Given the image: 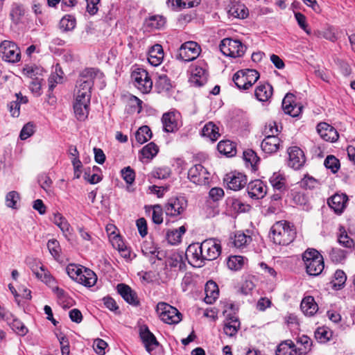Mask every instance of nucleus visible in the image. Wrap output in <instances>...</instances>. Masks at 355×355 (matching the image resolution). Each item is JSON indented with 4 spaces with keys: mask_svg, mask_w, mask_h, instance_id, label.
I'll list each match as a JSON object with an SVG mask.
<instances>
[{
    "mask_svg": "<svg viewBox=\"0 0 355 355\" xmlns=\"http://www.w3.org/2000/svg\"><path fill=\"white\" fill-rule=\"evenodd\" d=\"M103 73L93 68L83 70L77 81L76 98L90 101L91 89L96 79H101Z\"/></svg>",
    "mask_w": 355,
    "mask_h": 355,
    "instance_id": "obj_1",
    "label": "nucleus"
},
{
    "mask_svg": "<svg viewBox=\"0 0 355 355\" xmlns=\"http://www.w3.org/2000/svg\"><path fill=\"white\" fill-rule=\"evenodd\" d=\"M295 234L293 225L286 220L275 223L270 230V237L278 245H288L294 240Z\"/></svg>",
    "mask_w": 355,
    "mask_h": 355,
    "instance_id": "obj_2",
    "label": "nucleus"
},
{
    "mask_svg": "<svg viewBox=\"0 0 355 355\" xmlns=\"http://www.w3.org/2000/svg\"><path fill=\"white\" fill-rule=\"evenodd\" d=\"M306 272L309 275H320L324 267L322 256L315 249H307L302 254Z\"/></svg>",
    "mask_w": 355,
    "mask_h": 355,
    "instance_id": "obj_3",
    "label": "nucleus"
},
{
    "mask_svg": "<svg viewBox=\"0 0 355 355\" xmlns=\"http://www.w3.org/2000/svg\"><path fill=\"white\" fill-rule=\"evenodd\" d=\"M135 86L143 94L149 93L153 87V81L147 71L143 68L135 69L131 74Z\"/></svg>",
    "mask_w": 355,
    "mask_h": 355,
    "instance_id": "obj_4",
    "label": "nucleus"
},
{
    "mask_svg": "<svg viewBox=\"0 0 355 355\" xmlns=\"http://www.w3.org/2000/svg\"><path fill=\"white\" fill-rule=\"evenodd\" d=\"M159 318L165 323L177 324L181 321V313L175 307L165 302H159L156 309Z\"/></svg>",
    "mask_w": 355,
    "mask_h": 355,
    "instance_id": "obj_5",
    "label": "nucleus"
},
{
    "mask_svg": "<svg viewBox=\"0 0 355 355\" xmlns=\"http://www.w3.org/2000/svg\"><path fill=\"white\" fill-rule=\"evenodd\" d=\"M220 51L226 56L232 58L241 57L245 53L246 47L239 40L231 38L223 39L220 44Z\"/></svg>",
    "mask_w": 355,
    "mask_h": 355,
    "instance_id": "obj_6",
    "label": "nucleus"
},
{
    "mask_svg": "<svg viewBox=\"0 0 355 355\" xmlns=\"http://www.w3.org/2000/svg\"><path fill=\"white\" fill-rule=\"evenodd\" d=\"M205 260L212 261L218 257L221 253L220 241L216 239H208L200 243Z\"/></svg>",
    "mask_w": 355,
    "mask_h": 355,
    "instance_id": "obj_7",
    "label": "nucleus"
},
{
    "mask_svg": "<svg viewBox=\"0 0 355 355\" xmlns=\"http://www.w3.org/2000/svg\"><path fill=\"white\" fill-rule=\"evenodd\" d=\"M0 54L3 60L17 62L20 60L21 52L17 45L10 41L4 40L0 44Z\"/></svg>",
    "mask_w": 355,
    "mask_h": 355,
    "instance_id": "obj_8",
    "label": "nucleus"
},
{
    "mask_svg": "<svg viewBox=\"0 0 355 355\" xmlns=\"http://www.w3.org/2000/svg\"><path fill=\"white\" fill-rule=\"evenodd\" d=\"M200 51V46L197 42L189 41L181 45L178 57L185 62H189L196 59Z\"/></svg>",
    "mask_w": 355,
    "mask_h": 355,
    "instance_id": "obj_9",
    "label": "nucleus"
},
{
    "mask_svg": "<svg viewBox=\"0 0 355 355\" xmlns=\"http://www.w3.org/2000/svg\"><path fill=\"white\" fill-rule=\"evenodd\" d=\"M187 207V201L184 197L170 198L165 205V212L167 216H178L181 215Z\"/></svg>",
    "mask_w": 355,
    "mask_h": 355,
    "instance_id": "obj_10",
    "label": "nucleus"
},
{
    "mask_svg": "<svg viewBox=\"0 0 355 355\" xmlns=\"http://www.w3.org/2000/svg\"><path fill=\"white\" fill-rule=\"evenodd\" d=\"M30 268L35 277L47 286H53L55 284V279L54 277L39 261L34 260L32 263H30Z\"/></svg>",
    "mask_w": 355,
    "mask_h": 355,
    "instance_id": "obj_11",
    "label": "nucleus"
},
{
    "mask_svg": "<svg viewBox=\"0 0 355 355\" xmlns=\"http://www.w3.org/2000/svg\"><path fill=\"white\" fill-rule=\"evenodd\" d=\"M208 78L207 65L203 62L192 67L189 81L196 86L205 84Z\"/></svg>",
    "mask_w": 355,
    "mask_h": 355,
    "instance_id": "obj_12",
    "label": "nucleus"
},
{
    "mask_svg": "<svg viewBox=\"0 0 355 355\" xmlns=\"http://www.w3.org/2000/svg\"><path fill=\"white\" fill-rule=\"evenodd\" d=\"M188 178L197 184H205L209 180V173L201 164H196L188 171Z\"/></svg>",
    "mask_w": 355,
    "mask_h": 355,
    "instance_id": "obj_13",
    "label": "nucleus"
},
{
    "mask_svg": "<svg viewBox=\"0 0 355 355\" xmlns=\"http://www.w3.org/2000/svg\"><path fill=\"white\" fill-rule=\"evenodd\" d=\"M288 165L295 170L300 169L305 162V157L303 151L297 146L288 148Z\"/></svg>",
    "mask_w": 355,
    "mask_h": 355,
    "instance_id": "obj_14",
    "label": "nucleus"
},
{
    "mask_svg": "<svg viewBox=\"0 0 355 355\" xmlns=\"http://www.w3.org/2000/svg\"><path fill=\"white\" fill-rule=\"evenodd\" d=\"M185 256L189 262L194 266H200L201 263L205 261L203 252L199 243L189 245L187 249Z\"/></svg>",
    "mask_w": 355,
    "mask_h": 355,
    "instance_id": "obj_15",
    "label": "nucleus"
},
{
    "mask_svg": "<svg viewBox=\"0 0 355 355\" xmlns=\"http://www.w3.org/2000/svg\"><path fill=\"white\" fill-rule=\"evenodd\" d=\"M282 108L284 112L293 117L300 115L302 106L295 103V96L288 93L282 101Z\"/></svg>",
    "mask_w": 355,
    "mask_h": 355,
    "instance_id": "obj_16",
    "label": "nucleus"
},
{
    "mask_svg": "<svg viewBox=\"0 0 355 355\" xmlns=\"http://www.w3.org/2000/svg\"><path fill=\"white\" fill-rule=\"evenodd\" d=\"M317 132L322 139L329 142L336 141L339 137L337 130L325 122H321L318 124Z\"/></svg>",
    "mask_w": 355,
    "mask_h": 355,
    "instance_id": "obj_17",
    "label": "nucleus"
},
{
    "mask_svg": "<svg viewBox=\"0 0 355 355\" xmlns=\"http://www.w3.org/2000/svg\"><path fill=\"white\" fill-rule=\"evenodd\" d=\"M249 196L254 199H261L267 193L266 185L260 180L250 182L247 187Z\"/></svg>",
    "mask_w": 355,
    "mask_h": 355,
    "instance_id": "obj_18",
    "label": "nucleus"
},
{
    "mask_svg": "<svg viewBox=\"0 0 355 355\" xmlns=\"http://www.w3.org/2000/svg\"><path fill=\"white\" fill-rule=\"evenodd\" d=\"M228 187L234 191H239L247 184V177L241 173H232L225 178Z\"/></svg>",
    "mask_w": 355,
    "mask_h": 355,
    "instance_id": "obj_19",
    "label": "nucleus"
},
{
    "mask_svg": "<svg viewBox=\"0 0 355 355\" xmlns=\"http://www.w3.org/2000/svg\"><path fill=\"white\" fill-rule=\"evenodd\" d=\"M117 291L128 304L135 306L139 304L136 293L129 286L119 284L117 285Z\"/></svg>",
    "mask_w": 355,
    "mask_h": 355,
    "instance_id": "obj_20",
    "label": "nucleus"
},
{
    "mask_svg": "<svg viewBox=\"0 0 355 355\" xmlns=\"http://www.w3.org/2000/svg\"><path fill=\"white\" fill-rule=\"evenodd\" d=\"M348 197L344 193H336L328 199L329 206L337 214H341L346 207Z\"/></svg>",
    "mask_w": 355,
    "mask_h": 355,
    "instance_id": "obj_21",
    "label": "nucleus"
},
{
    "mask_svg": "<svg viewBox=\"0 0 355 355\" xmlns=\"http://www.w3.org/2000/svg\"><path fill=\"white\" fill-rule=\"evenodd\" d=\"M90 101L75 98L73 110L76 117L79 121H85L89 114Z\"/></svg>",
    "mask_w": 355,
    "mask_h": 355,
    "instance_id": "obj_22",
    "label": "nucleus"
},
{
    "mask_svg": "<svg viewBox=\"0 0 355 355\" xmlns=\"http://www.w3.org/2000/svg\"><path fill=\"white\" fill-rule=\"evenodd\" d=\"M140 337L144 344L146 350L148 352L154 350L159 345V343L157 340L155 336L149 331L147 327L141 329Z\"/></svg>",
    "mask_w": 355,
    "mask_h": 355,
    "instance_id": "obj_23",
    "label": "nucleus"
},
{
    "mask_svg": "<svg viewBox=\"0 0 355 355\" xmlns=\"http://www.w3.org/2000/svg\"><path fill=\"white\" fill-rule=\"evenodd\" d=\"M276 355H301L298 354L297 348L291 340H286L280 343L275 351Z\"/></svg>",
    "mask_w": 355,
    "mask_h": 355,
    "instance_id": "obj_24",
    "label": "nucleus"
},
{
    "mask_svg": "<svg viewBox=\"0 0 355 355\" xmlns=\"http://www.w3.org/2000/svg\"><path fill=\"white\" fill-rule=\"evenodd\" d=\"M164 58V51L160 44H155L148 51V60L155 67L159 65Z\"/></svg>",
    "mask_w": 355,
    "mask_h": 355,
    "instance_id": "obj_25",
    "label": "nucleus"
},
{
    "mask_svg": "<svg viewBox=\"0 0 355 355\" xmlns=\"http://www.w3.org/2000/svg\"><path fill=\"white\" fill-rule=\"evenodd\" d=\"M52 220L61 230L65 238L69 240L72 229L67 220L60 213L57 212L53 214Z\"/></svg>",
    "mask_w": 355,
    "mask_h": 355,
    "instance_id": "obj_26",
    "label": "nucleus"
},
{
    "mask_svg": "<svg viewBox=\"0 0 355 355\" xmlns=\"http://www.w3.org/2000/svg\"><path fill=\"white\" fill-rule=\"evenodd\" d=\"M272 87L268 83L260 84L256 87L254 96L261 102H267L272 96Z\"/></svg>",
    "mask_w": 355,
    "mask_h": 355,
    "instance_id": "obj_27",
    "label": "nucleus"
},
{
    "mask_svg": "<svg viewBox=\"0 0 355 355\" xmlns=\"http://www.w3.org/2000/svg\"><path fill=\"white\" fill-rule=\"evenodd\" d=\"M280 145V139L277 137H265L262 141L261 147L266 153L271 154L276 153Z\"/></svg>",
    "mask_w": 355,
    "mask_h": 355,
    "instance_id": "obj_28",
    "label": "nucleus"
},
{
    "mask_svg": "<svg viewBox=\"0 0 355 355\" xmlns=\"http://www.w3.org/2000/svg\"><path fill=\"white\" fill-rule=\"evenodd\" d=\"M162 123L164 130L167 132H175L178 128L177 114L174 112H168L164 114L162 116Z\"/></svg>",
    "mask_w": 355,
    "mask_h": 355,
    "instance_id": "obj_29",
    "label": "nucleus"
},
{
    "mask_svg": "<svg viewBox=\"0 0 355 355\" xmlns=\"http://www.w3.org/2000/svg\"><path fill=\"white\" fill-rule=\"evenodd\" d=\"M228 14L235 18L245 19L249 15L248 8L240 2H234L231 4Z\"/></svg>",
    "mask_w": 355,
    "mask_h": 355,
    "instance_id": "obj_30",
    "label": "nucleus"
},
{
    "mask_svg": "<svg viewBox=\"0 0 355 355\" xmlns=\"http://www.w3.org/2000/svg\"><path fill=\"white\" fill-rule=\"evenodd\" d=\"M205 302L209 304L214 303L219 294L217 284L213 281L207 282L205 285Z\"/></svg>",
    "mask_w": 355,
    "mask_h": 355,
    "instance_id": "obj_31",
    "label": "nucleus"
},
{
    "mask_svg": "<svg viewBox=\"0 0 355 355\" xmlns=\"http://www.w3.org/2000/svg\"><path fill=\"white\" fill-rule=\"evenodd\" d=\"M97 280L96 274L90 269L84 268L81 271L77 282L87 287L94 286Z\"/></svg>",
    "mask_w": 355,
    "mask_h": 355,
    "instance_id": "obj_32",
    "label": "nucleus"
},
{
    "mask_svg": "<svg viewBox=\"0 0 355 355\" xmlns=\"http://www.w3.org/2000/svg\"><path fill=\"white\" fill-rule=\"evenodd\" d=\"M300 308L306 315H313L318 311V306L312 296H306L302 300Z\"/></svg>",
    "mask_w": 355,
    "mask_h": 355,
    "instance_id": "obj_33",
    "label": "nucleus"
},
{
    "mask_svg": "<svg viewBox=\"0 0 355 355\" xmlns=\"http://www.w3.org/2000/svg\"><path fill=\"white\" fill-rule=\"evenodd\" d=\"M295 340L298 354L305 355L311 350L312 340L309 336L306 335L298 336Z\"/></svg>",
    "mask_w": 355,
    "mask_h": 355,
    "instance_id": "obj_34",
    "label": "nucleus"
},
{
    "mask_svg": "<svg viewBox=\"0 0 355 355\" xmlns=\"http://www.w3.org/2000/svg\"><path fill=\"white\" fill-rule=\"evenodd\" d=\"M269 181L275 191L283 193L287 189L286 178L279 173H274Z\"/></svg>",
    "mask_w": 355,
    "mask_h": 355,
    "instance_id": "obj_35",
    "label": "nucleus"
},
{
    "mask_svg": "<svg viewBox=\"0 0 355 355\" xmlns=\"http://www.w3.org/2000/svg\"><path fill=\"white\" fill-rule=\"evenodd\" d=\"M6 320L8 325L17 334L23 336L28 333V329L24 323L11 314H10V317L6 316Z\"/></svg>",
    "mask_w": 355,
    "mask_h": 355,
    "instance_id": "obj_36",
    "label": "nucleus"
},
{
    "mask_svg": "<svg viewBox=\"0 0 355 355\" xmlns=\"http://www.w3.org/2000/svg\"><path fill=\"white\" fill-rule=\"evenodd\" d=\"M52 288V291L56 295L59 303L62 305L64 308H69L72 306V300L68 297L67 294L62 289L56 286V284L53 286H49Z\"/></svg>",
    "mask_w": 355,
    "mask_h": 355,
    "instance_id": "obj_37",
    "label": "nucleus"
},
{
    "mask_svg": "<svg viewBox=\"0 0 355 355\" xmlns=\"http://www.w3.org/2000/svg\"><path fill=\"white\" fill-rule=\"evenodd\" d=\"M187 229L184 226H181L178 229L168 230L166 233V239L171 245H176L181 242L182 235L186 232Z\"/></svg>",
    "mask_w": 355,
    "mask_h": 355,
    "instance_id": "obj_38",
    "label": "nucleus"
},
{
    "mask_svg": "<svg viewBox=\"0 0 355 355\" xmlns=\"http://www.w3.org/2000/svg\"><path fill=\"white\" fill-rule=\"evenodd\" d=\"M202 135L214 142L220 137L218 128L214 123L209 122L204 125L202 130Z\"/></svg>",
    "mask_w": 355,
    "mask_h": 355,
    "instance_id": "obj_39",
    "label": "nucleus"
},
{
    "mask_svg": "<svg viewBox=\"0 0 355 355\" xmlns=\"http://www.w3.org/2000/svg\"><path fill=\"white\" fill-rule=\"evenodd\" d=\"M201 0H167L168 6L175 9H184L198 6Z\"/></svg>",
    "mask_w": 355,
    "mask_h": 355,
    "instance_id": "obj_40",
    "label": "nucleus"
},
{
    "mask_svg": "<svg viewBox=\"0 0 355 355\" xmlns=\"http://www.w3.org/2000/svg\"><path fill=\"white\" fill-rule=\"evenodd\" d=\"M166 24L165 18L162 15H153L146 20L145 24L150 31L160 29Z\"/></svg>",
    "mask_w": 355,
    "mask_h": 355,
    "instance_id": "obj_41",
    "label": "nucleus"
},
{
    "mask_svg": "<svg viewBox=\"0 0 355 355\" xmlns=\"http://www.w3.org/2000/svg\"><path fill=\"white\" fill-rule=\"evenodd\" d=\"M217 148L220 153L229 157L234 155L236 152L234 144L229 140L220 141Z\"/></svg>",
    "mask_w": 355,
    "mask_h": 355,
    "instance_id": "obj_42",
    "label": "nucleus"
},
{
    "mask_svg": "<svg viewBox=\"0 0 355 355\" xmlns=\"http://www.w3.org/2000/svg\"><path fill=\"white\" fill-rule=\"evenodd\" d=\"M152 137V132L147 125L140 127L135 133L136 141L142 144L148 141Z\"/></svg>",
    "mask_w": 355,
    "mask_h": 355,
    "instance_id": "obj_43",
    "label": "nucleus"
},
{
    "mask_svg": "<svg viewBox=\"0 0 355 355\" xmlns=\"http://www.w3.org/2000/svg\"><path fill=\"white\" fill-rule=\"evenodd\" d=\"M183 255L175 252L172 254L168 259L167 263L172 268H178L179 270H182L185 268V263L183 261Z\"/></svg>",
    "mask_w": 355,
    "mask_h": 355,
    "instance_id": "obj_44",
    "label": "nucleus"
},
{
    "mask_svg": "<svg viewBox=\"0 0 355 355\" xmlns=\"http://www.w3.org/2000/svg\"><path fill=\"white\" fill-rule=\"evenodd\" d=\"M239 327L240 322L236 318L231 319L225 322L223 331L227 336L232 337L236 334Z\"/></svg>",
    "mask_w": 355,
    "mask_h": 355,
    "instance_id": "obj_45",
    "label": "nucleus"
},
{
    "mask_svg": "<svg viewBox=\"0 0 355 355\" xmlns=\"http://www.w3.org/2000/svg\"><path fill=\"white\" fill-rule=\"evenodd\" d=\"M76 27V19L73 16L67 15L60 21V28L62 31H71Z\"/></svg>",
    "mask_w": 355,
    "mask_h": 355,
    "instance_id": "obj_46",
    "label": "nucleus"
},
{
    "mask_svg": "<svg viewBox=\"0 0 355 355\" xmlns=\"http://www.w3.org/2000/svg\"><path fill=\"white\" fill-rule=\"evenodd\" d=\"M245 263V258L242 256H231L227 261V267L232 270H241Z\"/></svg>",
    "mask_w": 355,
    "mask_h": 355,
    "instance_id": "obj_47",
    "label": "nucleus"
},
{
    "mask_svg": "<svg viewBox=\"0 0 355 355\" xmlns=\"http://www.w3.org/2000/svg\"><path fill=\"white\" fill-rule=\"evenodd\" d=\"M23 72L32 80H36V77L42 75L43 69L35 65H26L23 69Z\"/></svg>",
    "mask_w": 355,
    "mask_h": 355,
    "instance_id": "obj_48",
    "label": "nucleus"
},
{
    "mask_svg": "<svg viewBox=\"0 0 355 355\" xmlns=\"http://www.w3.org/2000/svg\"><path fill=\"white\" fill-rule=\"evenodd\" d=\"M233 81L236 87L240 89L246 90L250 88L248 85V80H246V78L241 70L234 73L233 76Z\"/></svg>",
    "mask_w": 355,
    "mask_h": 355,
    "instance_id": "obj_49",
    "label": "nucleus"
},
{
    "mask_svg": "<svg viewBox=\"0 0 355 355\" xmlns=\"http://www.w3.org/2000/svg\"><path fill=\"white\" fill-rule=\"evenodd\" d=\"M338 241L341 245L347 248H351L354 245L353 239L348 236L343 227L339 230Z\"/></svg>",
    "mask_w": 355,
    "mask_h": 355,
    "instance_id": "obj_50",
    "label": "nucleus"
},
{
    "mask_svg": "<svg viewBox=\"0 0 355 355\" xmlns=\"http://www.w3.org/2000/svg\"><path fill=\"white\" fill-rule=\"evenodd\" d=\"M243 159L247 164L254 169L257 164L259 161V157L256 153L251 149H248L243 152Z\"/></svg>",
    "mask_w": 355,
    "mask_h": 355,
    "instance_id": "obj_51",
    "label": "nucleus"
},
{
    "mask_svg": "<svg viewBox=\"0 0 355 355\" xmlns=\"http://www.w3.org/2000/svg\"><path fill=\"white\" fill-rule=\"evenodd\" d=\"M155 85L159 90V92H167L171 87L170 80L166 75L159 76Z\"/></svg>",
    "mask_w": 355,
    "mask_h": 355,
    "instance_id": "obj_52",
    "label": "nucleus"
},
{
    "mask_svg": "<svg viewBox=\"0 0 355 355\" xmlns=\"http://www.w3.org/2000/svg\"><path fill=\"white\" fill-rule=\"evenodd\" d=\"M324 164L325 167L330 169L332 173H336L340 168V162L334 155H328L324 159Z\"/></svg>",
    "mask_w": 355,
    "mask_h": 355,
    "instance_id": "obj_53",
    "label": "nucleus"
},
{
    "mask_svg": "<svg viewBox=\"0 0 355 355\" xmlns=\"http://www.w3.org/2000/svg\"><path fill=\"white\" fill-rule=\"evenodd\" d=\"M158 153V147L153 142L145 146L141 150L142 155L147 159L153 158Z\"/></svg>",
    "mask_w": 355,
    "mask_h": 355,
    "instance_id": "obj_54",
    "label": "nucleus"
},
{
    "mask_svg": "<svg viewBox=\"0 0 355 355\" xmlns=\"http://www.w3.org/2000/svg\"><path fill=\"white\" fill-rule=\"evenodd\" d=\"M142 252L145 256L150 258V261L152 263H155V259L159 260L162 259L160 252L155 247H148L144 245V248L142 249Z\"/></svg>",
    "mask_w": 355,
    "mask_h": 355,
    "instance_id": "obj_55",
    "label": "nucleus"
},
{
    "mask_svg": "<svg viewBox=\"0 0 355 355\" xmlns=\"http://www.w3.org/2000/svg\"><path fill=\"white\" fill-rule=\"evenodd\" d=\"M252 240L250 236L242 232H236L234 236V244L236 248H242Z\"/></svg>",
    "mask_w": 355,
    "mask_h": 355,
    "instance_id": "obj_56",
    "label": "nucleus"
},
{
    "mask_svg": "<svg viewBox=\"0 0 355 355\" xmlns=\"http://www.w3.org/2000/svg\"><path fill=\"white\" fill-rule=\"evenodd\" d=\"M83 268L84 267H82L81 266L69 264L66 268V272L72 279L77 282Z\"/></svg>",
    "mask_w": 355,
    "mask_h": 355,
    "instance_id": "obj_57",
    "label": "nucleus"
},
{
    "mask_svg": "<svg viewBox=\"0 0 355 355\" xmlns=\"http://www.w3.org/2000/svg\"><path fill=\"white\" fill-rule=\"evenodd\" d=\"M248 80V85L251 87L259 78V73L254 69L241 70Z\"/></svg>",
    "mask_w": 355,
    "mask_h": 355,
    "instance_id": "obj_58",
    "label": "nucleus"
},
{
    "mask_svg": "<svg viewBox=\"0 0 355 355\" xmlns=\"http://www.w3.org/2000/svg\"><path fill=\"white\" fill-rule=\"evenodd\" d=\"M19 194L17 191L8 192L6 196V206L12 209L16 208L17 202L19 200Z\"/></svg>",
    "mask_w": 355,
    "mask_h": 355,
    "instance_id": "obj_59",
    "label": "nucleus"
},
{
    "mask_svg": "<svg viewBox=\"0 0 355 355\" xmlns=\"http://www.w3.org/2000/svg\"><path fill=\"white\" fill-rule=\"evenodd\" d=\"M331 336V331L325 327H320L315 332V337L320 343L328 341Z\"/></svg>",
    "mask_w": 355,
    "mask_h": 355,
    "instance_id": "obj_60",
    "label": "nucleus"
},
{
    "mask_svg": "<svg viewBox=\"0 0 355 355\" xmlns=\"http://www.w3.org/2000/svg\"><path fill=\"white\" fill-rule=\"evenodd\" d=\"M47 247L50 253L55 259H58L60 257L61 249L60 243L57 240H49L47 243Z\"/></svg>",
    "mask_w": 355,
    "mask_h": 355,
    "instance_id": "obj_61",
    "label": "nucleus"
},
{
    "mask_svg": "<svg viewBox=\"0 0 355 355\" xmlns=\"http://www.w3.org/2000/svg\"><path fill=\"white\" fill-rule=\"evenodd\" d=\"M171 174V170L168 167L156 168L152 171V176L159 180L166 179Z\"/></svg>",
    "mask_w": 355,
    "mask_h": 355,
    "instance_id": "obj_62",
    "label": "nucleus"
},
{
    "mask_svg": "<svg viewBox=\"0 0 355 355\" xmlns=\"http://www.w3.org/2000/svg\"><path fill=\"white\" fill-rule=\"evenodd\" d=\"M347 276L341 270H337L334 274V279L333 281L334 286L340 288L345 283Z\"/></svg>",
    "mask_w": 355,
    "mask_h": 355,
    "instance_id": "obj_63",
    "label": "nucleus"
},
{
    "mask_svg": "<svg viewBox=\"0 0 355 355\" xmlns=\"http://www.w3.org/2000/svg\"><path fill=\"white\" fill-rule=\"evenodd\" d=\"M121 175L125 182L131 184L135 181V173L130 166L125 167L121 170Z\"/></svg>",
    "mask_w": 355,
    "mask_h": 355,
    "instance_id": "obj_64",
    "label": "nucleus"
}]
</instances>
